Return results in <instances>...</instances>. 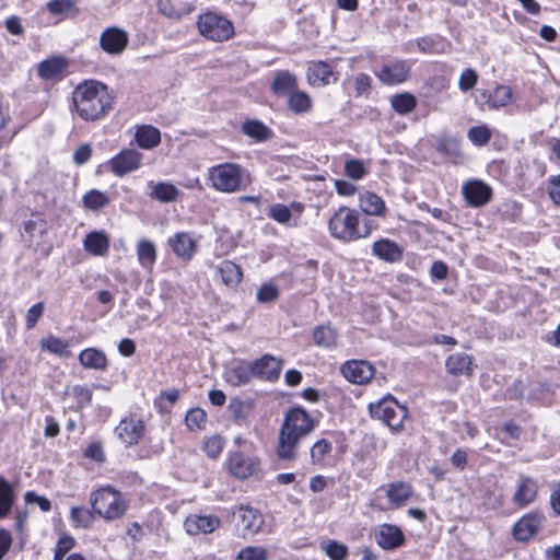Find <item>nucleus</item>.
Segmentation results:
<instances>
[{
	"label": "nucleus",
	"mask_w": 560,
	"mask_h": 560,
	"mask_svg": "<svg viewBox=\"0 0 560 560\" xmlns=\"http://www.w3.org/2000/svg\"><path fill=\"white\" fill-rule=\"evenodd\" d=\"M114 97L108 88L94 80L80 83L72 93L75 114L85 121H96L113 109Z\"/></svg>",
	"instance_id": "obj_1"
},
{
	"label": "nucleus",
	"mask_w": 560,
	"mask_h": 560,
	"mask_svg": "<svg viewBox=\"0 0 560 560\" xmlns=\"http://www.w3.org/2000/svg\"><path fill=\"white\" fill-rule=\"evenodd\" d=\"M311 416L301 408L290 409L283 419L279 435L277 456L281 460H294L303 439L314 430Z\"/></svg>",
	"instance_id": "obj_2"
},
{
	"label": "nucleus",
	"mask_w": 560,
	"mask_h": 560,
	"mask_svg": "<svg viewBox=\"0 0 560 560\" xmlns=\"http://www.w3.org/2000/svg\"><path fill=\"white\" fill-rule=\"evenodd\" d=\"M330 235L342 242L366 238L373 231L370 220H361L359 212L349 207H340L328 221Z\"/></svg>",
	"instance_id": "obj_3"
},
{
	"label": "nucleus",
	"mask_w": 560,
	"mask_h": 560,
	"mask_svg": "<svg viewBox=\"0 0 560 560\" xmlns=\"http://www.w3.org/2000/svg\"><path fill=\"white\" fill-rule=\"evenodd\" d=\"M90 504L94 513L107 522L125 516L128 501L117 489L106 486L90 494Z\"/></svg>",
	"instance_id": "obj_4"
},
{
	"label": "nucleus",
	"mask_w": 560,
	"mask_h": 560,
	"mask_svg": "<svg viewBox=\"0 0 560 560\" xmlns=\"http://www.w3.org/2000/svg\"><path fill=\"white\" fill-rule=\"evenodd\" d=\"M208 178L215 190L231 194L242 188L245 170L236 163H222L208 170Z\"/></svg>",
	"instance_id": "obj_5"
},
{
	"label": "nucleus",
	"mask_w": 560,
	"mask_h": 560,
	"mask_svg": "<svg viewBox=\"0 0 560 560\" xmlns=\"http://www.w3.org/2000/svg\"><path fill=\"white\" fill-rule=\"evenodd\" d=\"M369 410L374 419L383 421L392 431H400L404 427V421L408 417L407 408L399 405L392 396L376 404H371Z\"/></svg>",
	"instance_id": "obj_6"
},
{
	"label": "nucleus",
	"mask_w": 560,
	"mask_h": 560,
	"mask_svg": "<svg viewBox=\"0 0 560 560\" xmlns=\"http://www.w3.org/2000/svg\"><path fill=\"white\" fill-rule=\"evenodd\" d=\"M197 26L199 33L212 42H224L234 35V26L226 18L213 12H207L199 16Z\"/></svg>",
	"instance_id": "obj_7"
},
{
	"label": "nucleus",
	"mask_w": 560,
	"mask_h": 560,
	"mask_svg": "<svg viewBox=\"0 0 560 560\" xmlns=\"http://www.w3.org/2000/svg\"><path fill=\"white\" fill-rule=\"evenodd\" d=\"M142 154L133 149H126L109 160L110 171L118 177L138 170L141 165Z\"/></svg>",
	"instance_id": "obj_8"
},
{
	"label": "nucleus",
	"mask_w": 560,
	"mask_h": 560,
	"mask_svg": "<svg viewBox=\"0 0 560 560\" xmlns=\"http://www.w3.org/2000/svg\"><path fill=\"white\" fill-rule=\"evenodd\" d=\"M228 466L230 472L237 479H247L260 469L259 460L256 457L244 455L241 452L231 453Z\"/></svg>",
	"instance_id": "obj_9"
},
{
	"label": "nucleus",
	"mask_w": 560,
	"mask_h": 560,
	"mask_svg": "<svg viewBox=\"0 0 560 560\" xmlns=\"http://www.w3.org/2000/svg\"><path fill=\"white\" fill-rule=\"evenodd\" d=\"M545 515L540 512H530L521 517L513 526V535L516 540L527 541L541 528Z\"/></svg>",
	"instance_id": "obj_10"
},
{
	"label": "nucleus",
	"mask_w": 560,
	"mask_h": 560,
	"mask_svg": "<svg viewBox=\"0 0 560 560\" xmlns=\"http://www.w3.org/2000/svg\"><path fill=\"white\" fill-rule=\"evenodd\" d=\"M115 433L126 446L137 444L144 433V423L136 417L125 418L115 428Z\"/></svg>",
	"instance_id": "obj_11"
},
{
	"label": "nucleus",
	"mask_w": 560,
	"mask_h": 560,
	"mask_svg": "<svg viewBox=\"0 0 560 560\" xmlns=\"http://www.w3.org/2000/svg\"><path fill=\"white\" fill-rule=\"evenodd\" d=\"M374 366L363 360H351L342 364L341 373L351 383L366 384L374 375Z\"/></svg>",
	"instance_id": "obj_12"
},
{
	"label": "nucleus",
	"mask_w": 560,
	"mask_h": 560,
	"mask_svg": "<svg viewBox=\"0 0 560 560\" xmlns=\"http://www.w3.org/2000/svg\"><path fill=\"white\" fill-rule=\"evenodd\" d=\"M128 34L118 27H107L100 36V46L109 55H120L128 45Z\"/></svg>",
	"instance_id": "obj_13"
},
{
	"label": "nucleus",
	"mask_w": 560,
	"mask_h": 560,
	"mask_svg": "<svg viewBox=\"0 0 560 560\" xmlns=\"http://www.w3.org/2000/svg\"><path fill=\"white\" fill-rule=\"evenodd\" d=\"M235 513L240 520L238 525L244 538L252 537L260 530L264 518L257 510L248 505H240Z\"/></svg>",
	"instance_id": "obj_14"
},
{
	"label": "nucleus",
	"mask_w": 560,
	"mask_h": 560,
	"mask_svg": "<svg viewBox=\"0 0 560 560\" xmlns=\"http://www.w3.org/2000/svg\"><path fill=\"white\" fill-rule=\"evenodd\" d=\"M410 73V67L405 60H394L383 65L376 73L377 78L387 85H395L405 82Z\"/></svg>",
	"instance_id": "obj_15"
},
{
	"label": "nucleus",
	"mask_w": 560,
	"mask_h": 560,
	"mask_svg": "<svg viewBox=\"0 0 560 560\" xmlns=\"http://www.w3.org/2000/svg\"><path fill=\"white\" fill-rule=\"evenodd\" d=\"M375 540L382 549L392 550L404 545L405 535L396 525L382 524L375 533Z\"/></svg>",
	"instance_id": "obj_16"
},
{
	"label": "nucleus",
	"mask_w": 560,
	"mask_h": 560,
	"mask_svg": "<svg viewBox=\"0 0 560 560\" xmlns=\"http://www.w3.org/2000/svg\"><path fill=\"white\" fill-rule=\"evenodd\" d=\"M463 195L469 206L481 207L490 200L492 190L481 180H470L463 186Z\"/></svg>",
	"instance_id": "obj_17"
},
{
	"label": "nucleus",
	"mask_w": 560,
	"mask_h": 560,
	"mask_svg": "<svg viewBox=\"0 0 560 560\" xmlns=\"http://www.w3.org/2000/svg\"><path fill=\"white\" fill-rule=\"evenodd\" d=\"M220 524L218 516L194 514L185 520L184 527L189 535H198L213 533Z\"/></svg>",
	"instance_id": "obj_18"
},
{
	"label": "nucleus",
	"mask_w": 560,
	"mask_h": 560,
	"mask_svg": "<svg viewBox=\"0 0 560 560\" xmlns=\"http://www.w3.org/2000/svg\"><path fill=\"white\" fill-rule=\"evenodd\" d=\"M168 245L184 260H190L197 248L196 240L187 232H178L173 237H170Z\"/></svg>",
	"instance_id": "obj_19"
},
{
	"label": "nucleus",
	"mask_w": 560,
	"mask_h": 560,
	"mask_svg": "<svg viewBox=\"0 0 560 560\" xmlns=\"http://www.w3.org/2000/svg\"><path fill=\"white\" fill-rule=\"evenodd\" d=\"M538 493L537 482L527 476H520L517 480V489L514 494V503L518 506H526L532 503Z\"/></svg>",
	"instance_id": "obj_20"
},
{
	"label": "nucleus",
	"mask_w": 560,
	"mask_h": 560,
	"mask_svg": "<svg viewBox=\"0 0 560 560\" xmlns=\"http://www.w3.org/2000/svg\"><path fill=\"white\" fill-rule=\"evenodd\" d=\"M253 369H255L257 377L273 381L279 377L281 371V361L272 355L265 354L260 359L253 362Z\"/></svg>",
	"instance_id": "obj_21"
},
{
	"label": "nucleus",
	"mask_w": 560,
	"mask_h": 560,
	"mask_svg": "<svg viewBox=\"0 0 560 560\" xmlns=\"http://www.w3.org/2000/svg\"><path fill=\"white\" fill-rule=\"evenodd\" d=\"M411 495L412 487L409 482L394 481L387 486L386 497L392 509L401 508Z\"/></svg>",
	"instance_id": "obj_22"
},
{
	"label": "nucleus",
	"mask_w": 560,
	"mask_h": 560,
	"mask_svg": "<svg viewBox=\"0 0 560 560\" xmlns=\"http://www.w3.org/2000/svg\"><path fill=\"white\" fill-rule=\"evenodd\" d=\"M372 253L382 260L395 262L401 259L402 249L397 243L382 238L373 243Z\"/></svg>",
	"instance_id": "obj_23"
},
{
	"label": "nucleus",
	"mask_w": 560,
	"mask_h": 560,
	"mask_svg": "<svg viewBox=\"0 0 560 560\" xmlns=\"http://www.w3.org/2000/svg\"><path fill=\"white\" fill-rule=\"evenodd\" d=\"M80 364L85 369L105 371L108 366V359L104 351L97 348H86L78 357Z\"/></svg>",
	"instance_id": "obj_24"
},
{
	"label": "nucleus",
	"mask_w": 560,
	"mask_h": 560,
	"mask_svg": "<svg viewBox=\"0 0 560 560\" xmlns=\"http://www.w3.org/2000/svg\"><path fill=\"white\" fill-rule=\"evenodd\" d=\"M135 139L141 149L151 150L161 143V132L151 125H142L137 127Z\"/></svg>",
	"instance_id": "obj_25"
},
{
	"label": "nucleus",
	"mask_w": 560,
	"mask_h": 560,
	"mask_svg": "<svg viewBox=\"0 0 560 560\" xmlns=\"http://www.w3.org/2000/svg\"><path fill=\"white\" fill-rule=\"evenodd\" d=\"M359 207L368 215L380 217L386 211L385 201L376 194L364 191L359 196Z\"/></svg>",
	"instance_id": "obj_26"
},
{
	"label": "nucleus",
	"mask_w": 560,
	"mask_h": 560,
	"mask_svg": "<svg viewBox=\"0 0 560 560\" xmlns=\"http://www.w3.org/2000/svg\"><path fill=\"white\" fill-rule=\"evenodd\" d=\"M332 71L324 61L310 62L307 67V80L313 86H323L329 83Z\"/></svg>",
	"instance_id": "obj_27"
},
{
	"label": "nucleus",
	"mask_w": 560,
	"mask_h": 560,
	"mask_svg": "<svg viewBox=\"0 0 560 560\" xmlns=\"http://www.w3.org/2000/svg\"><path fill=\"white\" fill-rule=\"evenodd\" d=\"M148 185L152 188L150 198L160 202L167 203L175 201L180 194L179 189L168 182H149Z\"/></svg>",
	"instance_id": "obj_28"
},
{
	"label": "nucleus",
	"mask_w": 560,
	"mask_h": 560,
	"mask_svg": "<svg viewBox=\"0 0 560 560\" xmlns=\"http://www.w3.org/2000/svg\"><path fill=\"white\" fill-rule=\"evenodd\" d=\"M445 366L448 373L456 376L460 374L471 375L474 372L471 358L466 353L451 354L445 361Z\"/></svg>",
	"instance_id": "obj_29"
},
{
	"label": "nucleus",
	"mask_w": 560,
	"mask_h": 560,
	"mask_svg": "<svg viewBox=\"0 0 560 560\" xmlns=\"http://www.w3.org/2000/svg\"><path fill=\"white\" fill-rule=\"evenodd\" d=\"M298 88L296 78L289 71H279L272 81L271 90L278 96L290 95Z\"/></svg>",
	"instance_id": "obj_30"
},
{
	"label": "nucleus",
	"mask_w": 560,
	"mask_h": 560,
	"mask_svg": "<svg viewBox=\"0 0 560 560\" xmlns=\"http://www.w3.org/2000/svg\"><path fill=\"white\" fill-rule=\"evenodd\" d=\"M136 250L140 266L145 270H152L158 257L154 243L142 238L137 243Z\"/></svg>",
	"instance_id": "obj_31"
},
{
	"label": "nucleus",
	"mask_w": 560,
	"mask_h": 560,
	"mask_svg": "<svg viewBox=\"0 0 560 560\" xmlns=\"http://www.w3.org/2000/svg\"><path fill=\"white\" fill-rule=\"evenodd\" d=\"M67 62L63 58L54 57L44 60L38 66V75L44 80H56L61 78Z\"/></svg>",
	"instance_id": "obj_32"
},
{
	"label": "nucleus",
	"mask_w": 560,
	"mask_h": 560,
	"mask_svg": "<svg viewBox=\"0 0 560 560\" xmlns=\"http://www.w3.org/2000/svg\"><path fill=\"white\" fill-rule=\"evenodd\" d=\"M86 252L95 256H103L109 249V240L103 232H91L83 242Z\"/></svg>",
	"instance_id": "obj_33"
},
{
	"label": "nucleus",
	"mask_w": 560,
	"mask_h": 560,
	"mask_svg": "<svg viewBox=\"0 0 560 560\" xmlns=\"http://www.w3.org/2000/svg\"><path fill=\"white\" fill-rule=\"evenodd\" d=\"M217 270L221 276L222 282L230 288H235L243 277L241 267L231 260H223Z\"/></svg>",
	"instance_id": "obj_34"
},
{
	"label": "nucleus",
	"mask_w": 560,
	"mask_h": 560,
	"mask_svg": "<svg viewBox=\"0 0 560 560\" xmlns=\"http://www.w3.org/2000/svg\"><path fill=\"white\" fill-rule=\"evenodd\" d=\"M316 346L331 348L337 345V331L330 325H319L313 331Z\"/></svg>",
	"instance_id": "obj_35"
},
{
	"label": "nucleus",
	"mask_w": 560,
	"mask_h": 560,
	"mask_svg": "<svg viewBox=\"0 0 560 560\" xmlns=\"http://www.w3.org/2000/svg\"><path fill=\"white\" fill-rule=\"evenodd\" d=\"M14 499L13 487L3 477H0V518L11 512Z\"/></svg>",
	"instance_id": "obj_36"
},
{
	"label": "nucleus",
	"mask_w": 560,
	"mask_h": 560,
	"mask_svg": "<svg viewBox=\"0 0 560 560\" xmlns=\"http://www.w3.org/2000/svg\"><path fill=\"white\" fill-rule=\"evenodd\" d=\"M252 377H257L253 363L248 365L237 364L231 369L229 381L231 384L238 386L247 384Z\"/></svg>",
	"instance_id": "obj_37"
},
{
	"label": "nucleus",
	"mask_w": 560,
	"mask_h": 560,
	"mask_svg": "<svg viewBox=\"0 0 560 560\" xmlns=\"http://www.w3.org/2000/svg\"><path fill=\"white\" fill-rule=\"evenodd\" d=\"M288 106L295 114H304L312 108V100L307 93L295 90L289 95Z\"/></svg>",
	"instance_id": "obj_38"
},
{
	"label": "nucleus",
	"mask_w": 560,
	"mask_h": 560,
	"mask_svg": "<svg viewBox=\"0 0 560 560\" xmlns=\"http://www.w3.org/2000/svg\"><path fill=\"white\" fill-rule=\"evenodd\" d=\"M242 131L256 141H265L271 135L270 129L259 120L245 121L242 125Z\"/></svg>",
	"instance_id": "obj_39"
},
{
	"label": "nucleus",
	"mask_w": 560,
	"mask_h": 560,
	"mask_svg": "<svg viewBox=\"0 0 560 560\" xmlns=\"http://www.w3.org/2000/svg\"><path fill=\"white\" fill-rule=\"evenodd\" d=\"M393 109L400 114L406 115L412 112L417 105V100L409 93L397 94L390 101Z\"/></svg>",
	"instance_id": "obj_40"
},
{
	"label": "nucleus",
	"mask_w": 560,
	"mask_h": 560,
	"mask_svg": "<svg viewBox=\"0 0 560 560\" xmlns=\"http://www.w3.org/2000/svg\"><path fill=\"white\" fill-rule=\"evenodd\" d=\"M319 548L330 560H346L348 556L347 546L336 540H323Z\"/></svg>",
	"instance_id": "obj_41"
},
{
	"label": "nucleus",
	"mask_w": 560,
	"mask_h": 560,
	"mask_svg": "<svg viewBox=\"0 0 560 560\" xmlns=\"http://www.w3.org/2000/svg\"><path fill=\"white\" fill-rule=\"evenodd\" d=\"M94 511L84 506H74L70 511V517L75 527L88 528L94 521Z\"/></svg>",
	"instance_id": "obj_42"
},
{
	"label": "nucleus",
	"mask_w": 560,
	"mask_h": 560,
	"mask_svg": "<svg viewBox=\"0 0 560 560\" xmlns=\"http://www.w3.org/2000/svg\"><path fill=\"white\" fill-rule=\"evenodd\" d=\"M40 348L44 351H48V352L57 354L59 357H68L69 355L67 341H65L58 337H55V336H49L47 338L42 339Z\"/></svg>",
	"instance_id": "obj_43"
},
{
	"label": "nucleus",
	"mask_w": 560,
	"mask_h": 560,
	"mask_svg": "<svg viewBox=\"0 0 560 560\" xmlns=\"http://www.w3.org/2000/svg\"><path fill=\"white\" fill-rule=\"evenodd\" d=\"M512 98V90L505 85H499L494 89L488 98V105L491 108H500L506 106Z\"/></svg>",
	"instance_id": "obj_44"
},
{
	"label": "nucleus",
	"mask_w": 560,
	"mask_h": 560,
	"mask_svg": "<svg viewBox=\"0 0 560 560\" xmlns=\"http://www.w3.org/2000/svg\"><path fill=\"white\" fill-rule=\"evenodd\" d=\"M332 450L331 443L326 440L322 439L318 440L314 445L311 447V459L313 465L322 466L324 464V459L327 454H329Z\"/></svg>",
	"instance_id": "obj_45"
},
{
	"label": "nucleus",
	"mask_w": 560,
	"mask_h": 560,
	"mask_svg": "<svg viewBox=\"0 0 560 560\" xmlns=\"http://www.w3.org/2000/svg\"><path fill=\"white\" fill-rule=\"evenodd\" d=\"M108 202H109V199L106 196V194H104L97 189L90 190L83 197L84 206L91 210H98V209L107 206Z\"/></svg>",
	"instance_id": "obj_46"
},
{
	"label": "nucleus",
	"mask_w": 560,
	"mask_h": 560,
	"mask_svg": "<svg viewBox=\"0 0 560 560\" xmlns=\"http://www.w3.org/2000/svg\"><path fill=\"white\" fill-rule=\"evenodd\" d=\"M185 421L189 430H201L206 425L207 415L200 408H192L187 412Z\"/></svg>",
	"instance_id": "obj_47"
},
{
	"label": "nucleus",
	"mask_w": 560,
	"mask_h": 560,
	"mask_svg": "<svg viewBox=\"0 0 560 560\" xmlns=\"http://www.w3.org/2000/svg\"><path fill=\"white\" fill-rule=\"evenodd\" d=\"M224 440L222 436L215 434L210 438H208L203 443V451L206 452L207 456L215 459L220 456L224 448Z\"/></svg>",
	"instance_id": "obj_48"
},
{
	"label": "nucleus",
	"mask_w": 560,
	"mask_h": 560,
	"mask_svg": "<svg viewBox=\"0 0 560 560\" xmlns=\"http://www.w3.org/2000/svg\"><path fill=\"white\" fill-rule=\"evenodd\" d=\"M236 560H267V550L261 546H248L240 550Z\"/></svg>",
	"instance_id": "obj_49"
},
{
	"label": "nucleus",
	"mask_w": 560,
	"mask_h": 560,
	"mask_svg": "<svg viewBox=\"0 0 560 560\" xmlns=\"http://www.w3.org/2000/svg\"><path fill=\"white\" fill-rule=\"evenodd\" d=\"M268 215L281 224L289 223L292 217L289 207L283 203L271 205L268 209Z\"/></svg>",
	"instance_id": "obj_50"
},
{
	"label": "nucleus",
	"mask_w": 560,
	"mask_h": 560,
	"mask_svg": "<svg viewBox=\"0 0 560 560\" xmlns=\"http://www.w3.org/2000/svg\"><path fill=\"white\" fill-rule=\"evenodd\" d=\"M491 132L486 126L471 127L468 130V139L476 145H485L489 142Z\"/></svg>",
	"instance_id": "obj_51"
},
{
	"label": "nucleus",
	"mask_w": 560,
	"mask_h": 560,
	"mask_svg": "<svg viewBox=\"0 0 560 560\" xmlns=\"http://www.w3.org/2000/svg\"><path fill=\"white\" fill-rule=\"evenodd\" d=\"M345 173L348 177L359 180L366 174L363 162L357 159L348 160L345 164Z\"/></svg>",
	"instance_id": "obj_52"
},
{
	"label": "nucleus",
	"mask_w": 560,
	"mask_h": 560,
	"mask_svg": "<svg viewBox=\"0 0 560 560\" xmlns=\"http://www.w3.org/2000/svg\"><path fill=\"white\" fill-rule=\"evenodd\" d=\"M47 10L51 14L61 15L77 10V8L73 0H51L47 3Z\"/></svg>",
	"instance_id": "obj_53"
},
{
	"label": "nucleus",
	"mask_w": 560,
	"mask_h": 560,
	"mask_svg": "<svg viewBox=\"0 0 560 560\" xmlns=\"http://www.w3.org/2000/svg\"><path fill=\"white\" fill-rule=\"evenodd\" d=\"M477 72L474 69L468 68L462 72L458 79V88L463 92H468L477 84Z\"/></svg>",
	"instance_id": "obj_54"
},
{
	"label": "nucleus",
	"mask_w": 560,
	"mask_h": 560,
	"mask_svg": "<svg viewBox=\"0 0 560 560\" xmlns=\"http://www.w3.org/2000/svg\"><path fill=\"white\" fill-rule=\"evenodd\" d=\"M45 310V305L43 302H38L31 306L25 316V325L27 329H32L37 324L38 319L42 317Z\"/></svg>",
	"instance_id": "obj_55"
},
{
	"label": "nucleus",
	"mask_w": 560,
	"mask_h": 560,
	"mask_svg": "<svg viewBox=\"0 0 560 560\" xmlns=\"http://www.w3.org/2000/svg\"><path fill=\"white\" fill-rule=\"evenodd\" d=\"M156 7L159 12L166 18L179 19L183 15V12L176 9L171 0H159Z\"/></svg>",
	"instance_id": "obj_56"
},
{
	"label": "nucleus",
	"mask_w": 560,
	"mask_h": 560,
	"mask_svg": "<svg viewBox=\"0 0 560 560\" xmlns=\"http://www.w3.org/2000/svg\"><path fill=\"white\" fill-rule=\"evenodd\" d=\"M354 89H355V95L362 96L366 93H369L371 89V78L366 73H358L354 78Z\"/></svg>",
	"instance_id": "obj_57"
},
{
	"label": "nucleus",
	"mask_w": 560,
	"mask_h": 560,
	"mask_svg": "<svg viewBox=\"0 0 560 560\" xmlns=\"http://www.w3.org/2000/svg\"><path fill=\"white\" fill-rule=\"evenodd\" d=\"M75 545V540L73 537L63 535L59 537L56 548L55 555H59V557L63 558L65 555L70 551Z\"/></svg>",
	"instance_id": "obj_58"
},
{
	"label": "nucleus",
	"mask_w": 560,
	"mask_h": 560,
	"mask_svg": "<svg viewBox=\"0 0 560 560\" xmlns=\"http://www.w3.org/2000/svg\"><path fill=\"white\" fill-rule=\"evenodd\" d=\"M278 296V289L272 284H264L257 292V300L260 303L273 301Z\"/></svg>",
	"instance_id": "obj_59"
},
{
	"label": "nucleus",
	"mask_w": 560,
	"mask_h": 560,
	"mask_svg": "<svg viewBox=\"0 0 560 560\" xmlns=\"http://www.w3.org/2000/svg\"><path fill=\"white\" fill-rule=\"evenodd\" d=\"M25 502L37 503L43 512H48L51 509L50 501L47 498L40 497L33 491H28L25 493Z\"/></svg>",
	"instance_id": "obj_60"
},
{
	"label": "nucleus",
	"mask_w": 560,
	"mask_h": 560,
	"mask_svg": "<svg viewBox=\"0 0 560 560\" xmlns=\"http://www.w3.org/2000/svg\"><path fill=\"white\" fill-rule=\"evenodd\" d=\"M92 154L90 144H81L73 153V161L77 165L85 164Z\"/></svg>",
	"instance_id": "obj_61"
},
{
	"label": "nucleus",
	"mask_w": 560,
	"mask_h": 560,
	"mask_svg": "<svg viewBox=\"0 0 560 560\" xmlns=\"http://www.w3.org/2000/svg\"><path fill=\"white\" fill-rule=\"evenodd\" d=\"M448 272L447 265L442 260H435L430 268V276L438 280L446 278Z\"/></svg>",
	"instance_id": "obj_62"
},
{
	"label": "nucleus",
	"mask_w": 560,
	"mask_h": 560,
	"mask_svg": "<svg viewBox=\"0 0 560 560\" xmlns=\"http://www.w3.org/2000/svg\"><path fill=\"white\" fill-rule=\"evenodd\" d=\"M335 189L340 196H353L357 187L350 182L343 179L335 180Z\"/></svg>",
	"instance_id": "obj_63"
},
{
	"label": "nucleus",
	"mask_w": 560,
	"mask_h": 560,
	"mask_svg": "<svg viewBox=\"0 0 560 560\" xmlns=\"http://www.w3.org/2000/svg\"><path fill=\"white\" fill-rule=\"evenodd\" d=\"M549 196L551 200L560 205V176L552 177L549 183Z\"/></svg>",
	"instance_id": "obj_64"
}]
</instances>
